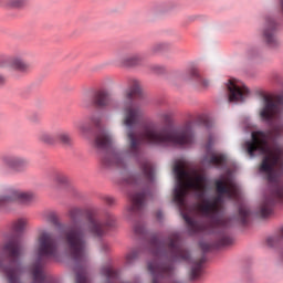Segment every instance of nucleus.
<instances>
[{
  "label": "nucleus",
  "instance_id": "f257e3e1",
  "mask_svg": "<svg viewBox=\"0 0 283 283\" xmlns=\"http://www.w3.org/2000/svg\"><path fill=\"white\" fill-rule=\"evenodd\" d=\"M177 185L174 202L177 203L190 233H221L218 247L233 244V239L224 234L231 227V218L222 216V196L240 200V188L231 178L216 181L217 197L207 199V178L191 167L187 160H178L174 166Z\"/></svg>",
  "mask_w": 283,
  "mask_h": 283
},
{
  "label": "nucleus",
  "instance_id": "f03ea898",
  "mask_svg": "<svg viewBox=\"0 0 283 283\" xmlns=\"http://www.w3.org/2000/svg\"><path fill=\"white\" fill-rule=\"evenodd\" d=\"M137 96H140V82L130 80L129 87L126 91L124 125L129 129L127 136L133 154H138V145H140V143L154 145L155 147H185V145H191V143H193V129L191 128V124H187L175 132H170L166 127H159L155 124L143 126L139 134L132 130L143 116L140 106L134 101Z\"/></svg>",
  "mask_w": 283,
  "mask_h": 283
},
{
  "label": "nucleus",
  "instance_id": "7ed1b4c3",
  "mask_svg": "<svg viewBox=\"0 0 283 283\" xmlns=\"http://www.w3.org/2000/svg\"><path fill=\"white\" fill-rule=\"evenodd\" d=\"M282 136V127H274L268 132H252V140L245 143L247 151L251 158L256 154L263 156L259 167L260 174H265L266 179L272 185L271 195L265 197L260 206L261 218H269L273 213V205L283 202V150L280 147L271 149L269 143L272 138Z\"/></svg>",
  "mask_w": 283,
  "mask_h": 283
},
{
  "label": "nucleus",
  "instance_id": "20e7f679",
  "mask_svg": "<svg viewBox=\"0 0 283 283\" xmlns=\"http://www.w3.org/2000/svg\"><path fill=\"white\" fill-rule=\"evenodd\" d=\"M81 107L84 109H94L88 117L90 124L81 122L77 125L80 136L84 140H90L93 134L92 147L98 157V169L102 174L107 171V86H98L91 95V101L83 97Z\"/></svg>",
  "mask_w": 283,
  "mask_h": 283
},
{
  "label": "nucleus",
  "instance_id": "39448f33",
  "mask_svg": "<svg viewBox=\"0 0 283 283\" xmlns=\"http://www.w3.org/2000/svg\"><path fill=\"white\" fill-rule=\"evenodd\" d=\"M73 224L62 233V242L66 253L75 262H85L87 258V241L85 238L92 233L101 238L105 233V224L93 213L83 217L81 208H72L69 211Z\"/></svg>",
  "mask_w": 283,
  "mask_h": 283
},
{
  "label": "nucleus",
  "instance_id": "423d86ee",
  "mask_svg": "<svg viewBox=\"0 0 283 283\" xmlns=\"http://www.w3.org/2000/svg\"><path fill=\"white\" fill-rule=\"evenodd\" d=\"M283 94L276 96H265L264 106L260 112V116L263 120L271 123V120L277 118L282 114Z\"/></svg>",
  "mask_w": 283,
  "mask_h": 283
},
{
  "label": "nucleus",
  "instance_id": "0eeeda50",
  "mask_svg": "<svg viewBox=\"0 0 283 283\" xmlns=\"http://www.w3.org/2000/svg\"><path fill=\"white\" fill-rule=\"evenodd\" d=\"M34 200L32 192H23L17 188H8L3 195L0 196V207L10 202H21L22 205H30Z\"/></svg>",
  "mask_w": 283,
  "mask_h": 283
},
{
  "label": "nucleus",
  "instance_id": "6e6552de",
  "mask_svg": "<svg viewBox=\"0 0 283 283\" xmlns=\"http://www.w3.org/2000/svg\"><path fill=\"white\" fill-rule=\"evenodd\" d=\"M227 90L230 103L242 102L249 95V88L238 80H229Z\"/></svg>",
  "mask_w": 283,
  "mask_h": 283
},
{
  "label": "nucleus",
  "instance_id": "1a4fd4ad",
  "mask_svg": "<svg viewBox=\"0 0 283 283\" xmlns=\"http://www.w3.org/2000/svg\"><path fill=\"white\" fill-rule=\"evenodd\" d=\"M277 28L279 24L275 19L271 17L265 18L262 29V38L271 48L277 45Z\"/></svg>",
  "mask_w": 283,
  "mask_h": 283
},
{
  "label": "nucleus",
  "instance_id": "9d476101",
  "mask_svg": "<svg viewBox=\"0 0 283 283\" xmlns=\"http://www.w3.org/2000/svg\"><path fill=\"white\" fill-rule=\"evenodd\" d=\"M1 161L9 167V169H12V171H17L18 174L25 171V169L30 167V160L19 155H4L1 157Z\"/></svg>",
  "mask_w": 283,
  "mask_h": 283
},
{
  "label": "nucleus",
  "instance_id": "9b49d317",
  "mask_svg": "<svg viewBox=\"0 0 283 283\" xmlns=\"http://www.w3.org/2000/svg\"><path fill=\"white\" fill-rule=\"evenodd\" d=\"M142 175L132 176L128 179L129 185H140V182H154V166L145 160L140 165Z\"/></svg>",
  "mask_w": 283,
  "mask_h": 283
},
{
  "label": "nucleus",
  "instance_id": "f8f14e48",
  "mask_svg": "<svg viewBox=\"0 0 283 283\" xmlns=\"http://www.w3.org/2000/svg\"><path fill=\"white\" fill-rule=\"evenodd\" d=\"M207 154L202 159V165L205 167H222L227 163V157L222 154H216L211 151V139L206 146Z\"/></svg>",
  "mask_w": 283,
  "mask_h": 283
},
{
  "label": "nucleus",
  "instance_id": "ddd939ff",
  "mask_svg": "<svg viewBox=\"0 0 283 283\" xmlns=\"http://www.w3.org/2000/svg\"><path fill=\"white\" fill-rule=\"evenodd\" d=\"M147 198V193L145 191H135L129 193L130 205L127 208L128 216H134V213H138L143 207H145V200Z\"/></svg>",
  "mask_w": 283,
  "mask_h": 283
},
{
  "label": "nucleus",
  "instance_id": "4468645a",
  "mask_svg": "<svg viewBox=\"0 0 283 283\" xmlns=\"http://www.w3.org/2000/svg\"><path fill=\"white\" fill-rule=\"evenodd\" d=\"M9 67L13 72H19L20 74H28L30 72V63H28L21 56H13L9 60Z\"/></svg>",
  "mask_w": 283,
  "mask_h": 283
},
{
  "label": "nucleus",
  "instance_id": "2eb2a0df",
  "mask_svg": "<svg viewBox=\"0 0 283 283\" xmlns=\"http://www.w3.org/2000/svg\"><path fill=\"white\" fill-rule=\"evenodd\" d=\"M268 247L277 249L279 260L283 263V228L279 231V234L268 238Z\"/></svg>",
  "mask_w": 283,
  "mask_h": 283
},
{
  "label": "nucleus",
  "instance_id": "dca6fc26",
  "mask_svg": "<svg viewBox=\"0 0 283 283\" xmlns=\"http://www.w3.org/2000/svg\"><path fill=\"white\" fill-rule=\"evenodd\" d=\"M120 63L124 67H138L143 65V56L140 54L125 55Z\"/></svg>",
  "mask_w": 283,
  "mask_h": 283
},
{
  "label": "nucleus",
  "instance_id": "f3484780",
  "mask_svg": "<svg viewBox=\"0 0 283 283\" xmlns=\"http://www.w3.org/2000/svg\"><path fill=\"white\" fill-rule=\"evenodd\" d=\"M202 264H205V258L192 263L189 272L190 280H198L202 275Z\"/></svg>",
  "mask_w": 283,
  "mask_h": 283
},
{
  "label": "nucleus",
  "instance_id": "a211bd4d",
  "mask_svg": "<svg viewBox=\"0 0 283 283\" xmlns=\"http://www.w3.org/2000/svg\"><path fill=\"white\" fill-rule=\"evenodd\" d=\"M75 283H92L90 281V276L87 275V271L83 268H75Z\"/></svg>",
  "mask_w": 283,
  "mask_h": 283
},
{
  "label": "nucleus",
  "instance_id": "6ab92c4d",
  "mask_svg": "<svg viewBox=\"0 0 283 283\" xmlns=\"http://www.w3.org/2000/svg\"><path fill=\"white\" fill-rule=\"evenodd\" d=\"M25 227H28V219H17L12 222L11 229L14 233H23L25 231Z\"/></svg>",
  "mask_w": 283,
  "mask_h": 283
},
{
  "label": "nucleus",
  "instance_id": "aec40b11",
  "mask_svg": "<svg viewBox=\"0 0 283 283\" xmlns=\"http://www.w3.org/2000/svg\"><path fill=\"white\" fill-rule=\"evenodd\" d=\"M38 138L41 143L45 145H54L56 143V135H52L48 132H40Z\"/></svg>",
  "mask_w": 283,
  "mask_h": 283
},
{
  "label": "nucleus",
  "instance_id": "412c9836",
  "mask_svg": "<svg viewBox=\"0 0 283 283\" xmlns=\"http://www.w3.org/2000/svg\"><path fill=\"white\" fill-rule=\"evenodd\" d=\"M55 143H61L62 145L70 147V145H72V137L66 132H60L55 134Z\"/></svg>",
  "mask_w": 283,
  "mask_h": 283
},
{
  "label": "nucleus",
  "instance_id": "4be33fe9",
  "mask_svg": "<svg viewBox=\"0 0 283 283\" xmlns=\"http://www.w3.org/2000/svg\"><path fill=\"white\" fill-rule=\"evenodd\" d=\"M249 216H251V210L247 206L239 207V222L247 224L249 222Z\"/></svg>",
  "mask_w": 283,
  "mask_h": 283
},
{
  "label": "nucleus",
  "instance_id": "5701e85b",
  "mask_svg": "<svg viewBox=\"0 0 283 283\" xmlns=\"http://www.w3.org/2000/svg\"><path fill=\"white\" fill-rule=\"evenodd\" d=\"M138 255H140V250L138 249H132L129 250L125 255V262L126 264H134L136 260H138Z\"/></svg>",
  "mask_w": 283,
  "mask_h": 283
},
{
  "label": "nucleus",
  "instance_id": "b1692460",
  "mask_svg": "<svg viewBox=\"0 0 283 283\" xmlns=\"http://www.w3.org/2000/svg\"><path fill=\"white\" fill-rule=\"evenodd\" d=\"M190 81H202V75H200V71L196 67H191L187 72V77Z\"/></svg>",
  "mask_w": 283,
  "mask_h": 283
},
{
  "label": "nucleus",
  "instance_id": "393cba45",
  "mask_svg": "<svg viewBox=\"0 0 283 283\" xmlns=\"http://www.w3.org/2000/svg\"><path fill=\"white\" fill-rule=\"evenodd\" d=\"M54 180L57 185H67L70 182V178L62 172H57Z\"/></svg>",
  "mask_w": 283,
  "mask_h": 283
},
{
  "label": "nucleus",
  "instance_id": "a878e982",
  "mask_svg": "<svg viewBox=\"0 0 283 283\" xmlns=\"http://www.w3.org/2000/svg\"><path fill=\"white\" fill-rule=\"evenodd\" d=\"M167 43H163V42H159V43H156L151 46V53L153 54H158V52H163V50H167Z\"/></svg>",
  "mask_w": 283,
  "mask_h": 283
},
{
  "label": "nucleus",
  "instance_id": "bb28decb",
  "mask_svg": "<svg viewBox=\"0 0 283 283\" xmlns=\"http://www.w3.org/2000/svg\"><path fill=\"white\" fill-rule=\"evenodd\" d=\"M10 8H23L25 0H9Z\"/></svg>",
  "mask_w": 283,
  "mask_h": 283
},
{
  "label": "nucleus",
  "instance_id": "cd10ccee",
  "mask_svg": "<svg viewBox=\"0 0 283 283\" xmlns=\"http://www.w3.org/2000/svg\"><path fill=\"white\" fill-rule=\"evenodd\" d=\"M107 229L108 231L111 229H116V218L114 216L109 214L107 216Z\"/></svg>",
  "mask_w": 283,
  "mask_h": 283
},
{
  "label": "nucleus",
  "instance_id": "c85d7f7f",
  "mask_svg": "<svg viewBox=\"0 0 283 283\" xmlns=\"http://www.w3.org/2000/svg\"><path fill=\"white\" fill-rule=\"evenodd\" d=\"M159 118L163 120V123L167 124V123H171V113L166 112V113H161L159 115Z\"/></svg>",
  "mask_w": 283,
  "mask_h": 283
},
{
  "label": "nucleus",
  "instance_id": "c756f323",
  "mask_svg": "<svg viewBox=\"0 0 283 283\" xmlns=\"http://www.w3.org/2000/svg\"><path fill=\"white\" fill-rule=\"evenodd\" d=\"M150 70L155 74H163V72H165V69L163 66L158 65V64L150 65Z\"/></svg>",
  "mask_w": 283,
  "mask_h": 283
},
{
  "label": "nucleus",
  "instance_id": "7c9ffc66",
  "mask_svg": "<svg viewBox=\"0 0 283 283\" xmlns=\"http://www.w3.org/2000/svg\"><path fill=\"white\" fill-rule=\"evenodd\" d=\"M134 232H135L137 235H143V233H145V228H144L140 223H137V224L134 227Z\"/></svg>",
  "mask_w": 283,
  "mask_h": 283
},
{
  "label": "nucleus",
  "instance_id": "2f4dec72",
  "mask_svg": "<svg viewBox=\"0 0 283 283\" xmlns=\"http://www.w3.org/2000/svg\"><path fill=\"white\" fill-rule=\"evenodd\" d=\"M49 220L50 222H52V224H59V217L54 212H51L49 214Z\"/></svg>",
  "mask_w": 283,
  "mask_h": 283
},
{
  "label": "nucleus",
  "instance_id": "473e14b6",
  "mask_svg": "<svg viewBox=\"0 0 283 283\" xmlns=\"http://www.w3.org/2000/svg\"><path fill=\"white\" fill-rule=\"evenodd\" d=\"M116 205V199L113 197L107 198V207H114Z\"/></svg>",
  "mask_w": 283,
  "mask_h": 283
},
{
  "label": "nucleus",
  "instance_id": "72a5a7b5",
  "mask_svg": "<svg viewBox=\"0 0 283 283\" xmlns=\"http://www.w3.org/2000/svg\"><path fill=\"white\" fill-rule=\"evenodd\" d=\"M200 248L202 249V251H209V249H211V245H209V243H200Z\"/></svg>",
  "mask_w": 283,
  "mask_h": 283
},
{
  "label": "nucleus",
  "instance_id": "f704fd0d",
  "mask_svg": "<svg viewBox=\"0 0 283 283\" xmlns=\"http://www.w3.org/2000/svg\"><path fill=\"white\" fill-rule=\"evenodd\" d=\"M0 85H6V76L3 74H0Z\"/></svg>",
  "mask_w": 283,
  "mask_h": 283
},
{
  "label": "nucleus",
  "instance_id": "c9c22d12",
  "mask_svg": "<svg viewBox=\"0 0 283 283\" xmlns=\"http://www.w3.org/2000/svg\"><path fill=\"white\" fill-rule=\"evenodd\" d=\"M156 216H157V219H158V220H161V219H163V212L158 211Z\"/></svg>",
  "mask_w": 283,
  "mask_h": 283
},
{
  "label": "nucleus",
  "instance_id": "e433bc0d",
  "mask_svg": "<svg viewBox=\"0 0 283 283\" xmlns=\"http://www.w3.org/2000/svg\"><path fill=\"white\" fill-rule=\"evenodd\" d=\"M280 8H281V12L283 14V0H281Z\"/></svg>",
  "mask_w": 283,
  "mask_h": 283
},
{
  "label": "nucleus",
  "instance_id": "4c0bfd02",
  "mask_svg": "<svg viewBox=\"0 0 283 283\" xmlns=\"http://www.w3.org/2000/svg\"><path fill=\"white\" fill-rule=\"evenodd\" d=\"M107 145L109 146V137L107 138Z\"/></svg>",
  "mask_w": 283,
  "mask_h": 283
},
{
  "label": "nucleus",
  "instance_id": "58836bf2",
  "mask_svg": "<svg viewBox=\"0 0 283 283\" xmlns=\"http://www.w3.org/2000/svg\"><path fill=\"white\" fill-rule=\"evenodd\" d=\"M4 0H0V4L3 2Z\"/></svg>",
  "mask_w": 283,
  "mask_h": 283
}]
</instances>
